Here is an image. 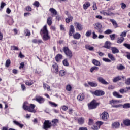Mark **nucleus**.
Instances as JSON below:
<instances>
[{
	"instance_id": "13",
	"label": "nucleus",
	"mask_w": 130,
	"mask_h": 130,
	"mask_svg": "<svg viewBox=\"0 0 130 130\" xmlns=\"http://www.w3.org/2000/svg\"><path fill=\"white\" fill-rule=\"evenodd\" d=\"M117 103H121V101L117 100H112L110 101V104L113 105V104H117Z\"/></svg>"
},
{
	"instance_id": "12",
	"label": "nucleus",
	"mask_w": 130,
	"mask_h": 130,
	"mask_svg": "<svg viewBox=\"0 0 130 130\" xmlns=\"http://www.w3.org/2000/svg\"><path fill=\"white\" fill-rule=\"evenodd\" d=\"M111 50H112V53H113V54L119 53V50H118V49H117V48L115 47H111Z\"/></svg>"
},
{
	"instance_id": "46",
	"label": "nucleus",
	"mask_w": 130,
	"mask_h": 130,
	"mask_svg": "<svg viewBox=\"0 0 130 130\" xmlns=\"http://www.w3.org/2000/svg\"><path fill=\"white\" fill-rule=\"evenodd\" d=\"M11 50H19V48L16 47L15 46H11Z\"/></svg>"
},
{
	"instance_id": "60",
	"label": "nucleus",
	"mask_w": 130,
	"mask_h": 130,
	"mask_svg": "<svg viewBox=\"0 0 130 130\" xmlns=\"http://www.w3.org/2000/svg\"><path fill=\"white\" fill-rule=\"evenodd\" d=\"M110 37L111 39V40H114L115 38V34H112L110 35Z\"/></svg>"
},
{
	"instance_id": "49",
	"label": "nucleus",
	"mask_w": 130,
	"mask_h": 130,
	"mask_svg": "<svg viewBox=\"0 0 130 130\" xmlns=\"http://www.w3.org/2000/svg\"><path fill=\"white\" fill-rule=\"evenodd\" d=\"M122 106V105L119 104V105H112V107H114V108H119V107H121Z\"/></svg>"
},
{
	"instance_id": "16",
	"label": "nucleus",
	"mask_w": 130,
	"mask_h": 130,
	"mask_svg": "<svg viewBox=\"0 0 130 130\" xmlns=\"http://www.w3.org/2000/svg\"><path fill=\"white\" fill-rule=\"evenodd\" d=\"M99 71V67L96 66H93L90 68V72L94 73V72H98Z\"/></svg>"
},
{
	"instance_id": "59",
	"label": "nucleus",
	"mask_w": 130,
	"mask_h": 130,
	"mask_svg": "<svg viewBox=\"0 0 130 130\" xmlns=\"http://www.w3.org/2000/svg\"><path fill=\"white\" fill-rule=\"evenodd\" d=\"M69 109V107L68 106H63L62 107V110H63L64 111H67V110H68V109Z\"/></svg>"
},
{
	"instance_id": "32",
	"label": "nucleus",
	"mask_w": 130,
	"mask_h": 130,
	"mask_svg": "<svg viewBox=\"0 0 130 130\" xmlns=\"http://www.w3.org/2000/svg\"><path fill=\"white\" fill-rule=\"evenodd\" d=\"M88 84L91 87H97V86H98V84L95 82H88Z\"/></svg>"
},
{
	"instance_id": "8",
	"label": "nucleus",
	"mask_w": 130,
	"mask_h": 130,
	"mask_svg": "<svg viewBox=\"0 0 130 130\" xmlns=\"http://www.w3.org/2000/svg\"><path fill=\"white\" fill-rule=\"evenodd\" d=\"M98 81L103 85H109V83L107 82L103 78L99 77L98 78Z\"/></svg>"
},
{
	"instance_id": "33",
	"label": "nucleus",
	"mask_w": 130,
	"mask_h": 130,
	"mask_svg": "<svg viewBox=\"0 0 130 130\" xmlns=\"http://www.w3.org/2000/svg\"><path fill=\"white\" fill-rule=\"evenodd\" d=\"M123 123L126 126H130V120L129 119H126L123 121Z\"/></svg>"
},
{
	"instance_id": "10",
	"label": "nucleus",
	"mask_w": 130,
	"mask_h": 130,
	"mask_svg": "<svg viewBox=\"0 0 130 130\" xmlns=\"http://www.w3.org/2000/svg\"><path fill=\"white\" fill-rule=\"evenodd\" d=\"M74 33H75V27H74V25H71L69 28V36H73V34H74Z\"/></svg>"
},
{
	"instance_id": "28",
	"label": "nucleus",
	"mask_w": 130,
	"mask_h": 130,
	"mask_svg": "<svg viewBox=\"0 0 130 130\" xmlns=\"http://www.w3.org/2000/svg\"><path fill=\"white\" fill-rule=\"evenodd\" d=\"M50 12H51V14H53L54 15H57V11L54 9L51 8L49 9Z\"/></svg>"
},
{
	"instance_id": "50",
	"label": "nucleus",
	"mask_w": 130,
	"mask_h": 130,
	"mask_svg": "<svg viewBox=\"0 0 130 130\" xmlns=\"http://www.w3.org/2000/svg\"><path fill=\"white\" fill-rule=\"evenodd\" d=\"M103 60L105 62H111V60L107 58H103Z\"/></svg>"
},
{
	"instance_id": "53",
	"label": "nucleus",
	"mask_w": 130,
	"mask_h": 130,
	"mask_svg": "<svg viewBox=\"0 0 130 130\" xmlns=\"http://www.w3.org/2000/svg\"><path fill=\"white\" fill-rule=\"evenodd\" d=\"M33 5L37 7V8H38V7H39V2L38 1H35L34 2V3L33 4Z\"/></svg>"
},
{
	"instance_id": "23",
	"label": "nucleus",
	"mask_w": 130,
	"mask_h": 130,
	"mask_svg": "<svg viewBox=\"0 0 130 130\" xmlns=\"http://www.w3.org/2000/svg\"><path fill=\"white\" fill-rule=\"evenodd\" d=\"M47 23L49 26H51L52 25V17H49L47 19Z\"/></svg>"
},
{
	"instance_id": "9",
	"label": "nucleus",
	"mask_w": 130,
	"mask_h": 130,
	"mask_svg": "<svg viewBox=\"0 0 130 130\" xmlns=\"http://www.w3.org/2000/svg\"><path fill=\"white\" fill-rule=\"evenodd\" d=\"M108 117H109V115L108 114V113L104 112L102 114V119H103V120H105V121H106V120L108 119Z\"/></svg>"
},
{
	"instance_id": "31",
	"label": "nucleus",
	"mask_w": 130,
	"mask_h": 130,
	"mask_svg": "<svg viewBox=\"0 0 130 130\" xmlns=\"http://www.w3.org/2000/svg\"><path fill=\"white\" fill-rule=\"evenodd\" d=\"M123 41H124V38L121 37L120 38H118V40H117V43H118L119 44H121V43H122L123 42Z\"/></svg>"
},
{
	"instance_id": "57",
	"label": "nucleus",
	"mask_w": 130,
	"mask_h": 130,
	"mask_svg": "<svg viewBox=\"0 0 130 130\" xmlns=\"http://www.w3.org/2000/svg\"><path fill=\"white\" fill-rule=\"evenodd\" d=\"M127 33V31H123L121 33V34L120 35L122 37H125L126 36V34Z\"/></svg>"
},
{
	"instance_id": "52",
	"label": "nucleus",
	"mask_w": 130,
	"mask_h": 130,
	"mask_svg": "<svg viewBox=\"0 0 130 130\" xmlns=\"http://www.w3.org/2000/svg\"><path fill=\"white\" fill-rule=\"evenodd\" d=\"M123 45V46H125L126 47V48H127V49L130 50V44H129L124 43Z\"/></svg>"
},
{
	"instance_id": "61",
	"label": "nucleus",
	"mask_w": 130,
	"mask_h": 130,
	"mask_svg": "<svg viewBox=\"0 0 130 130\" xmlns=\"http://www.w3.org/2000/svg\"><path fill=\"white\" fill-rule=\"evenodd\" d=\"M26 10L27 11V12H31V11H32V8L30 6H27L26 8Z\"/></svg>"
},
{
	"instance_id": "21",
	"label": "nucleus",
	"mask_w": 130,
	"mask_h": 130,
	"mask_svg": "<svg viewBox=\"0 0 130 130\" xmlns=\"http://www.w3.org/2000/svg\"><path fill=\"white\" fill-rule=\"evenodd\" d=\"M110 21L112 23L114 28H118V24H117L116 21L114 20V19H110Z\"/></svg>"
},
{
	"instance_id": "51",
	"label": "nucleus",
	"mask_w": 130,
	"mask_h": 130,
	"mask_svg": "<svg viewBox=\"0 0 130 130\" xmlns=\"http://www.w3.org/2000/svg\"><path fill=\"white\" fill-rule=\"evenodd\" d=\"M49 103L51 105V106L53 107H57V104H55V103H53L52 102H49Z\"/></svg>"
},
{
	"instance_id": "19",
	"label": "nucleus",
	"mask_w": 130,
	"mask_h": 130,
	"mask_svg": "<svg viewBox=\"0 0 130 130\" xmlns=\"http://www.w3.org/2000/svg\"><path fill=\"white\" fill-rule=\"evenodd\" d=\"M92 63L94 64V66H96V67H100L101 63L100 62L95 59H93L92 60Z\"/></svg>"
},
{
	"instance_id": "42",
	"label": "nucleus",
	"mask_w": 130,
	"mask_h": 130,
	"mask_svg": "<svg viewBox=\"0 0 130 130\" xmlns=\"http://www.w3.org/2000/svg\"><path fill=\"white\" fill-rule=\"evenodd\" d=\"M63 66H65L66 67H69V62L68 61V60L64 59L62 61Z\"/></svg>"
},
{
	"instance_id": "15",
	"label": "nucleus",
	"mask_w": 130,
	"mask_h": 130,
	"mask_svg": "<svg viewBox=\"0 0 130 130\" xmlns=\"http://www.w3.org/2000/svg\"><path fill=\"white\" fill-rule=\"evenodd\" d=\"M111 46V43L108 41H107L105 42L104 47L105 48H107V49H110V47Z\"/></svg>"
},
{
	"instance_id": "34",
	"label": "nucleus",
	"mask_w": 130,
	"mask_h": 130,
	"mask_svg": "<svg viewBox=\"0 0 130 130\" xmlns=\"http://www.w3.org/2000/svg\"><path fill=\"white\" fill-rule=\"evenodd\" d=\"M73 21V16H68V18L66 19V23H70V22H72Z\"/></svg>"
},
{
	"instance_id": "37",
	"label": "nucleus",
	"mask_w": 130,
	"mask_h": 130,
	"mask_svg": "<svg viewBox=\"0 0 130 130\" xmlns=\"http://www.w3.org/2000/svg\"><path fill=\"white\" fill-rule=\"evenodd\" d=\"M10 64H11V60L8 59L6 61L5 67H6V68H9L10 67Z\"/></svg>"
},
{
	"instance_id": "54",
	"label": "nucleus",
	"mask_w": 130,
	"mask_h": 130,
	"mask_svg": "<svg viewBox=\"0 0 130 130\" xmlns=\"http://www.w3.org/2000/svg\"><path fill=\"white\" fill-rule=\"evenodd\" d=\"M94 123V120L92 119H89L88 124L89 125H92Z\"/></svg>"
},
{
	"instance_id": "63",
	"label": "nucleus",
	"mask_w": 130,
	"mask_h": 130,
	"mask_svg": "<svg viewBox=\"0 0 130 130\" xmlns=\"http://www.w3.org/2000/svg\"><path fill=\"white\" fill-rule=\"evenodd\" d=\"M126 85H129L130 84V78H128L125 81Z\"/></svg>"
},
{
	"instance_id": "27",
	"label": "nucleus",
	"mask_w": 130,
	"mask_h": 130,
	"mask_svg": "<svg viewBox=\"0 0 130 130\" xmlns=\"http://www.w3.org/2000/svg\"><path fill=\"white\" fill-rule=\"evenodd\" d=\"M113 95L114 97H116L117 98H122V95L119 94V93L114 91L113 93Z\"/></svg>"
},
{
	"instance_id": "62",
	"label": "nucleus",
	"mask_w": 130,
	"mask_h": 130,
	"mask_svg": "<svg viewBox=\"0 0 130 130\" xmlns=\"http://www.w3.org/2000/svg\"><path fill=\"white\" fill-rule=\"evenodd\" d=\"M93 10L94 11H96V10H97V5H96L95 3H93Z\"/></svg>"
},
{
	"instance_id": "6",
	"label": "nucleus",
	"mask_w": 130,
	"mask_h": 130,
	"mask_svg": "<svg viewBox=\"0 0 130 130\" xmlns=\"http://www.w3.org/2000/svg\"><path fill=\"white\" fill-rule=\"evenodd\" d=\"M94 29L96 30L98 33H103V29H102V25L100 23H96L94 24Z\"/></svg>"
},
{
	"instance_id": "20",
	"label": "nucleus",
	"mask_w": 130,
	"mask_h": 130,
	"mask_svg": "<svg viewBox=\"0 0 130 130\" xmlns=\"http://www.w3.org/2000/svg\"><path fill=\"white\" fill-rule=\"evenodd\" d=\"M56 61L58 62L60 59H62V55L58 54L55 57Z\"/></svg>"
},
{
	"instance_id": "3",
	"label": "nucleus",
	"mask_w": 130,
	"mask_h": 130,
	"mask_svg": "<svg viewBox=\"0 0 130 130\" xmlns=\"http://www.w3.org/2000/svg\"><path fill=\"white\" fill-rule=\"evenodd\" d=\"M28 102H25L23 105V108L24 110H28L29 112H36L34 109L35 108V105L34 104H31L29 106L27 105Z\"/></svg>"
},
{
	"instance_id": "2",
	"label": "nucleus",
	"mask_w": 130,
	"mask_h": 130,
	"mask_svg": "<svg viewBox=\"0 0 130 130\" xmlns=\"http://www.w3.org/2000/svg\"><path fill=\"white\" fill-rule=\"evenodd\" d=\"M41 35H43V40L45 41L50 39V37L48 35V30H47V26L44 25L43 29L41 30L40 31Z\"/></svg>"
},
{
	"instance_id": "11",
	"label": "nucleus",
	"mask_w": 130,
	"mask_h": 130,
	"mask_svg": "<svg viewBox=\"0 0 130 130\" xmlns=\"http://www.w3.org/2000/svg\"><path fill=\"white\" fill-rule=\"evenodd\" d=\"M52 67L54 73H55V74H58V65L56 63H55Z\"/></svg>"
},
{
	"instance_id": "43",
	"label": "nucleus",
	"mask_w": 130,
	"mask_h": 130,
	"mask_svg": "<svg viewBox=\"0 0 130 130\" xmlns=\"http://www.w3.org/2000/svg\"><path fill=\"white\" fill-rule=\"evenodd\" d=\"M100 13L101 14H102L103 15H104V16H110V13L105 12H104V11H101Z\"/></svg>"
},
{
	"instance_id": "58",
	"label": "nucleus",
	"mask_w": 130,
	"mask_h": 130,
	"mask_svg": "<svg viewBox=\"0 0 130 130\" xmlns=\"http://www.w3.org/2000/svg\"><path fill=\"white\" fill-rule=\"evenodd\" d=\"M92 37L93 38V39H96V38H97V37H98V36L97 35H96V33H95V31H93L92 32Z\"/></svg>"
},
{
	"instance_id": "55",
	"label": "nucleus",
	"mask_w": 130,
	"mask_h": 130,
	"mask_svg": "<svg viewBox=\"0 0 130 130\" xmlns=\"http://www.w3.org/2000/svg\"><path fill=\"white\" fill-rule=\"evenodd\" d=\"M96 124L98 126L100 127L101 125H102V124H103V122L101 121H98L96 122Z\"/></svg>"
},
{
	"instance_id": "39",
	"label": "nucleus",
	"mask_w": 130,
	"mask_h": 130,
	"mask_svg": "<svg viewBox=\"0 0 130 130\" xmlns=\"http://www.w3.org/2000/svg\"><path fill=\"white\" fill-rule=\"evenodd\" d=\"M43 88L44 89H47V91H49V90H50V86H48V85L46 84H43Z\"/></svg>"
},
{
	"instance_id": "14",
	"label": "nucleus",
	"mask_w": 130,
	"mask_h": 130,
	"mask_svg": "<svg viewBox=\"0 0 130 130\" xmlns=\"http://www.w3.org/2000/svg\"><path fill=\"white\" fill-rule=\"evenodd\" d=\"M77 99L79 101H83L85 99L84 93H80L77 96Z\"/></svg>"
},
{
	"instance_id": "24",
	"label": "nucleus",
	"mask_w": 130,
	"mask_h": 130,
	"mask_svg": "<svg viewBox=\"0 0 130 130\" xmlns=\"http://www.w3.org/2000/svg\"><path fill=\"white\" fill-rule=\"evenodd\" d=\"M13 123H14V124H15L16 125H17V126L20 127V128H23V127L24 126V124H21L17 121H13Z\"/></svg>"
},
{
	"instance_id": "5",
	"label": "nucleus",
	"mask_w": 130,
	"mask_h": 130,
	"mask_svg": "<svg viewBox=\"0 0 130 130\" xmlns=\"http://www.w3.org/2000/svg\"><path fill=\"white\" fill-rule=\"evenodd\" d=\"M99 105V103L96 102V100H93L90 104H88V108L89 109H95Z\"/></svg>"
},
{
	"instance_id": "36",
	"label": "nucleus",
	"mask_w": 130,
	"mask_h": 130,
	"mask_svg": "<svg viewBox=\"0 0 130 130\" xmlns=\"http://www.w3.org/2000/svg\"><path fill=\"white\" fill-rule=\"evenodd\" d=\"M119 125H120L119 124V123L117 122H114V123L112 124V126L114 128H118V127H119Z\"/></svg>"
},
{
	"instance_id": "18",
	"label": "nucleus",
	"mask_w": 130,
	"mask_h": 130,
	"mask_svg": "<svg viewBox=\"0 0 130 130\" xmlns=\"http://www.w3.org/2000/svg\"><path fill=\"white\" fill-rule=\"evenodd\" d=\"M77 121L79 124H80V125L84 124V122H85V118L83 117L79 118L77 119Z\"/></svg>"
},
{
	"instance_id": "48",
	"label": "nucleus",
	"mask_w": 130,
	"mask_h": 130,
	"mask_svg": "<svg viewBox=\"0 0 130 130\" xmlns=\"http://www.w3.org/2000/svg\"><path fill=\"white\" fill-rule=\"evenodd\" d=\"M108 90H114L115 86L112 85H109L108 87Z\"/></svg>"
},
{
	"instance_id": "45",
	"label": "nucleus",
	"mask_w": 130,
	"mask_h": 130,
	"mask_svg": "<svg viewBox=\"0 0 130 130\" xmlns=\"http://www.w3.org/2000/svg\"><path fill=\"white\" fill-rule=\"evenodd\" d=\"M91 34H92V31L91 30H89L86 32L85 34V36L86 37H89V36H91Z\"/></svg>"
},
{
	"instance_id": "1",
	"label": "nucleus",
	"mask_w": 130,
	"mask_h": 130,
	"mask_svg": "<svg viewBox=\"0 0 130 130\" xmlns=\"http://www.w3.org/2000/svg\"><path fill=\"white\" fill-rule=\"evenodd\" d=\"M58 122V120L54 119L52 121V124L48 120H45L44 122L43 128L45 130H48L49 128H50L51 126H55L56 125V123Z\"/></svg>"
},
{
	"instance_id": "38",
	"label": "nucleus",
	"mask_w": 130,
	"mask_h": 130,
	"mask_svg": "<svg viewBox=\"0 0 130 130\" xmlns=\"http://www.w3.org/2000/svg\"><path fill=\"white\" fill-rule=\"evenodd\" d=\"M59 75L61 77H63L66 75V71L64 70H60L59 72Z\"/></svg>"
},
{
	"instance_id": "47",
	"label": "nucleus",
	"mask_w": 130,
	"mask_h": 130,
	"mask_svg": "<svg viewBox=\"0 0 130 130\" xmlns=\"http://www.w3.org/2000/svg\"><path fill=\"white\" fill-rule=\"evenodd\" d=\"M123 108H129L130 104L129 103L124 104L123 106Z\"/></svg>"
},
{
	"instance_id": "56",
	"label": "nucleus",
	"mask_w": 130,
	"mask_h": 130,
	"mask_svg": "<svg viewBox=\"0 0 130 130\" xmlns=\"http://www.w3.org/2000/svg\"><path fill=\"white\" fill-rule=\"evenodd\" d=\"M121 8L123 10H124V9H125V8H126V5L125 4H124V3H121Z\"/></svg>"
},
{
	"instance_id": "40",
	"label": "nucleus",
	"mask_w": 130,
	"mask_h": 130,
	"mask_svg": "<svg viewBox=\"0 0 130 130\" xmlns=\"http://www.w3.org/2000/svg\"><path fill=\"white\" fill-rule=\"evenodd\" d=\"M24 33L26 34V36H30L31 35V32H30V31L28 29H25L24 30Z\"/></svg>"
},
{
	"instance_id": "64",
	"label": "nucleus",
	"mask_w": 130,
	"mask_h": 130,
	"mask_svg": "<svg viewBox=\"0 0 130 130\" xmlns=\"http://www.w3.org/2000/svg\"><path fill=\"white\" fill-rule=\"evenodd\" d=\"M5 6H6V3L2 2L0 7L1 9H4V7H5Z\"/></svg>"
},
{
	"instance_id": "25",
	"label": "nucleus",
	"mask_w": 130,
	"mask_h": 130,
	"mask_svg": "<svg viewBox=\"0 0 130 130\" xmlns=\"http://www.w3.org/2000/svg\"><path fill=\"white\" fill-rule=\"evenodd\" d=\"M118 81H121V77L118 76L113 79V83H116Z\"/></svg>"
},
{
	"instance_id": "4",
	"label": "nucleus",
	"mask_w": 130,
	"mask_h": 130,
	"mask_svg": "<svg viewBox=\"0 0 130 130\" xmlns=\"http://www.w3.org/2000/svg\"><path fill=\"white\" fill-rule=\"evenodd\" d=\"M63 51L64 52L67 57L69 58V59H71V58L73 57V52H72L70 49H69V47H64Z\"/></svg>"
},
{
	"instance_id": "7",
	"label": "nucleus",
	"mask_w": 130,
	"mask_h": 130,
	"mask_svg": "<svg viewBox=\"0 0 130 130\" xmlns=\"http://www.w3.org/2000/svg\"><path fill=\"white\" fill-rule=\"evenodd\" d=\"M92 94L95 95V96H103L105 94V92L102 90H95L94 92H92Z\"/></svg>"
},
{
	"instance_id": "17",
	"label": "nucleus",
	"mask_w": 130,
	"mask_h": 130,
	"mask_svg": "<svg viewBox=\"0 0 130 130\" xmlns=\"http://www.w3.org/2000/svg\"><path fill=\"white\" fill-rule=\"evenodd\" d=\"M36 100L37 102H39V103H43L44 102V99L41 96H38L36 98Z\"/></svg>"
},
{
	"instance_id": "35",
	"label": "nucleus",
	"mask_w": 130,
	"mask_h": 130,
	"mask_svg": "<svg viewBox=\"0 0 130 130\" xmlns=\"http://www.w3.org/2000/svg\"><path fill=\"white\" fill-rule=\"evenodd\" d=\"M73 37L75 39H80V38H81V34L79 33H76L73 35Z\"/></svg>"
},
{
	"instance_id": "22",
	"label": "nucleus",
	"mask_w": 130,
	"mask_h": 130,
	"mask_svg": "<svg viewBox=\"0 0 130 130\" xmlns=\"http://www.w3.org/2000/svg\"><path fill=\"white\" fill-rule=\"evenodd\" d=\"M75 25H76V27L77 28V29H78V30H79V31L83 30V27L82 26L81 24H80L78 22H76L75 23Z\"/></svg>"
},
{
	"instance_id": "41",
	"label": "nucleus",
	"mask_w": 130,
	"mask_h": 130,
	"mask_svg": "<svg viewBox=\"0 0 130 130\" xmlns=\"http://www.w3.org/2000/svg\"><path fill=\"white\" fill-rule=\"evenodd\" d=\"M66 89L68 91V92H70V91L72 90V86L70 85H67Z\"/></svg>"
},
{
	"instance_id": "29",
	"label": "nucleus",
	"mask_w": 130,
	"mask_h": 130,
	"mask_svg": "<svg viewBox=\"0 0 130 130\" xmlns=\"http://www.w3.org/2000/svg\"><path fill=\"white\" fill-rule=\"evenodd\" d=\"M116 69L118 71H122L123 70H125V67L122 64H120L119 66H117Z\"/></svg>"
},
{
	"instance_id": "30",
	"label": "nucleus",
	"mask_w": 130,
	"mask_h": 130,
	"mask_svg": "<svg viewBox=\"0 0 130 130\" xmlns=\"http://www.w3.org/2000/svg\"><path fill=\"white\" fill-rule=\"evenodd\" d=\"M108 56L109 58H110L112 61H115V57H114V56L112 54L109 53L108 54Z\"/></svg>"
},
{
	"instance_id": "44",
	"label": "nucleus",
	"mask_w": 130,
	"mask_h": 130,
	"mask_svg": "<svg viewBox=\"0 0 130 130\" xmlns=\"http://www.w3.org/2000/svg\"><path fill=\"white\" fill-rule=\"evenodd\" d=\"M104 34H111V33H112V30H111V29H107L105 31H104Z\"/></svg>"
},
{
	"instance_id": "26",
	"label": "nucleus",
	"mask_w": 130,
	"mask_h": 130,
	"mask_svg": "<svg viewBox=\"0 0 130 130\" xmlns=\"http://www.w3.org/2000/svg\"><path fill=\"white\" fill-rule=\"evenodd\" d=\"M91 6V3L89 2H86L84 5H83V9L84 10H87L89 7Z\"/></svg>"
}]
</instances>
